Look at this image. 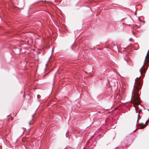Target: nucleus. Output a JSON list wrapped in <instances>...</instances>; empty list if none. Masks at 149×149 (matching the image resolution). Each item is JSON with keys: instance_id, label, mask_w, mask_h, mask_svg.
I'll return each mask as SVG.
<instances>
[{"instance_id": "1", "label": "nucleus", "mask_w": 149, "mask_h": 149, "mask_svg": "<svg viewBox=\"0 0 149 149\" xmlns=\"http://www.w3.org/2000/svg\"><path fill=\"white\" fill-rule=\"evenodd\" d=\"M149 53V50L148 52L147 53L145 57V58L144 60V64L143 65L145 64V61L146 62L149 63V56H148V54Z\"/></svg>"}, {"instance_id": "2", "label": "nucleus", "mask_w": 149, "mask_h": 149, "mask_svg": "<svg viewBox=\"0 0 149 149\" xmlns=\"http://www.w3.org/2000/svg\"><path fill=\"white\" fill-rule=\"evenodd\" d=\"M146 122L145 124L144 123H141L139 125V126H140L139 128L143 129L147 125L146 124Z\"/></svg>"}, {"instance_id": "3", "label": "nucleus", "mask_w": 149, "mask_h": 149, "mask_svg": "<svg viewBox=\"0 0 149 149\" xmlns=\"http://www.w3.org/2000/svg\"><path fill=\"white\" fill-rule=\"evenodd\" d=\"M140 116V115H139V113L138 114V119H137V121H138V120H139V119L138 118H139V117Z\"/></svg>"}, {"instance_id": "4", "label": "nucleus", "mask_w": 149, "mask_h": 149, "mask_svg": "<svg viewBox=\"0 0 149 149\" xmlns=\"http://www.w3.org/2000/svg\"><path fill=\"white\" fill-rule=\"evenodd\" d=\"M29 124L30 125H32V123H31V121H30L29 122Z\"/></svg>"}, {"instance_id": "5", "label": "nucleus", "mask_w": 149, "mask_h": 149, "mask_svg": "<svg viewBox=\"0 0 149 149\" xmlns=\"http://www.w3.org/2000/svg\"><path fill=\"white\" fill-rule=\"evenodd\" d=\"M132 40V38H131L130 39L129 41H131Z\"/></svg>"}, {"instance_id": "6", "label": "nucleus", "mask_w": 149, "mask_h": 149, "mask_svg": "<svg viewBox=\"0 0 149 149\" xmlns=\"http://www.w3.org/2000/svg\"><path fill=\"white\" fill-rule=\"evenodd\" d=\"M139 71L140 72L141 74L142 73V71L141 70V69Z\"/></svg>"}, {"instance_id": "7", "label": "nucleus", "mask_w": 149, "mask_h": 149, "mask_svg": "<svg viewBox=\"0 0 149 149\" xmlns=\"http://www.w3.org/2000/svg\"><path fill=\"white\" fill-rule=\"evenodd\" d=\"M136 12H135V15H136Z\"/></svg>"}, {"instance_id": "8", "label": "nucleus", "mask_w": 149, "mask_h": 149, "mask_svg": "<svg viewBox=\"0 0 149 149\" xmlns=\"http://www.w3.org/2000/svg\"><path fill=\"white\" fill-rule=\"evenodd\" d=\"M135 130H134V131H133V132H134Z\"/></svg>"}, {"instance_id": "9", "label": "nucleus", "mask_w": 149, "mask_h": 149, "mask_svg": "<svg viewBox=\"0 0 149 149\" xmlns=\"http://www.w3.org/2000/svg\"><path fill=\"white\" fill-rule=\"evenodd\" d=\"M33 116H33V115L32 116V117H33Z\"/></svg>"}, {"instance_id": "10", "label": "nucleus", "mask_w": 149, "mask_h": 149, "mask_svg": "<svg viewBox=\"0 0 149 149\" xmlns=\"http://www.w3.org/2000/svg\"><path fill=\"white\" fill-rule=\"evenodd\" d=\"M142 67H141L140 69L141 70V69H142Z\"/></svg>"}, {"instance_id": "11", "label": "nucleus", "mask_w": 149, "mask_h": 149, "mask_svg": "<svg viewBox=\"0 0 149 149\" xmlns=\"http://www.w3.org/2000/svg\"><path fill=\"white\" fill-rule=\"evenodd\" d=\"M142 67H141L140 69L141 70V69H142Z\"/></svg>"}, {"instance_id": "12", "label": "nucleus", "mask_w": 149, "mask_h": 149, "mask_svg": "<svg viewBox=\"0 0 149 149\" xmlns=\"http://www.w3.org/2000/svg\"><path fill=\"white\" fill-rule=\"evenodd\" d=\"M142 67H141L140 69L141 70V69H142Z\"/></svg>"}, {"instance_id": "13", "label": "nucleus", "mask_w": 149, "mask_h": 149, "mask_svg": "<svg viewBox=\"0 0 149 149\" xmlns=\"http://www.w3.org/2000/svg\"><path fill=\"white\" fill-rule=\"evenodd\" d=\"M32 120H33V119L31 120V121Z\"/></svg>"}]
</instances>
